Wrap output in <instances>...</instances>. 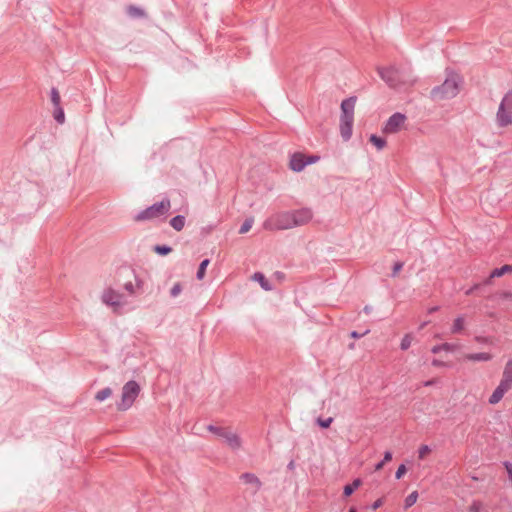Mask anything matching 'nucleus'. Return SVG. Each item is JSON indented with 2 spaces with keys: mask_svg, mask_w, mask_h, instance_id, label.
I'll return each mask as SVG.
<instances>
[{
  "mask_svg": "<svg viewBox=\"0 0 512 512\" xmlns=\"http://www.w3.org/2000/svg\"><path fill=\"white\" fill-rule=\"evenodd\" d=\"M403 262H396L393 266V269H392V274L391 276L392 277H396L397 274L401 271V269L403 268Z\"/></svg>",
  "mask_w": 512,
  "mask_h": 512,
  "instance_id": "nucleus-35",
  "label": "nucleus"
},
{
  "mask_svg": "<svg viewBox=\"0 0 512 512\" xmlns=\"http://www.w3.org/2000/svg\"><path fill=\"white\" fill-rule=\"evenodd\" d=\"M511 272L512 273V265H503L500 268H495L489 275L487 279L483 281V285H489L491 284V281L493 278L501 277L505 273Z\"/></svg>",
  "mask_w": 512,
  "mask_h": 512,
  "instance_id": "nucleus-14",
  "label": "nucleus"
},
{
  "mask_svg": "<svg viewBox=\"0 0 512 512\" xmlns=\"http://www.w3.org/2000/svg\"><path fill=\"white\" fill-rule=\"evenodd\" d=\"M378 73L381 79L391 88H396L404 82L399 70L393 66L378 68Z\"/></svg>",
  "mask_w": 512,
  "mask_h": 512,
  "instance_id": "nucleus-9",
  "label": "nucleus"
},
{
  "mask_svg": "<svg viewBox=\"0 0 512 512\" xmlns=\"http://www.w3.org/2000/svg\"><path fill=\"white\" fill-rule=\"evenodd\" d=\"M431 452V448L428 445H422L418 450L419 459H424L425 456Z\"/></svg>",
  "mask_w": 512,
  "mask_h": 512,
  "instance_id": "nucleus-34",
  "label": "nucleus"
},
{
  "mask_svg": "<svg viewBox=\"0 0 512 512\" xmlns=\"http://www.w3.org/2000/svg\"><path fill=\"white\" fill-rule=\"evenodd\" d=\"M432 365L434 367H446V366H449L447 363L441 361V360H438V359H433L432 360Z\"/></svg>",
  "mask_w": 512,
  "mask_h": 512,
  "instance_id": "nucleus-39",
  "label": "nucleus"
},
{
  "mask_svg": "<svg viewBox=\"0 0 512 512\" xmlns=\"http://www.w3.org/2000/svg\"><path fill=\"white\" fill-rule=\"evenodd\" d=\"M142 284L132 268L128 266L120 267L117 270L114 287H107L103 291L102 302L112 307L114 312H120L128 304V297L139 293Z\"/></svg>",
  "mask_w": 512,
  "mask_h": 512,
  "instance_id": "nucleus-1",
  "label": "nucleus"
},
{
  "mask_svg": "<svg viewBox=\"0 0 512 512\" xmlns=\"http://www.w3.org/2000/svg\"><path fill=\"white\" fill-rule=\"evenodd\" d=\"M366 333H368V330H367V331H365L363 334L358 333L357 331H352V332H351V337H352V338H360V337H362L363 335H365Z\"/></svg>",
  "mask_w": 512,
  "mask_h": 512,
  "instance_id": "nucleus-44",
  "label": "nucleus"
},
{
  "mask_svg": "<svg viewBox=\"0 0 512 512\" xmlns=\"http://www.w3.org/2000/svg\"><path fill=\"white\" fill-rule=\"evenodd\" d=\"M481 285H482V284H475V285H473L471 288H469V289L465 292V294H466V295H471V294H472V293H474L476 290H478V289L480 288V286H481Z\"/></svg>",
  "mask_w": 512,
  "mask_h": 512,
  "instance_id": "nucleus-40",
  "label": "nucleus"
},
{
  "mask_svg": "<svg viewBox=\"0 0 512 512\" xmlns=\"http://www.w3.org/2000/svg\"><path fill=\"white\" fill-rule=\"evenodd\" d=\"M139 393L140 386L136 381L130 380L127 383H125V385L122 388L121 401L117 404L118 410H128L133 405Z\"/></svg>",
  "mask_w": 512,
  "mask_h": 512,
  "instance_id": "nucleus-6",
  "label": "nucleus"
},
{
  "mask_svg": "<svg viewBox=\"0 0 512 512\" xmlns=\"http://www.w3.org/2000/svg\"><path fill=\"white\" fill-rule=\"evenodd\" d=\"M54 119L59 123V124H62L65 120V115H64V110L58 106V107H55V111H54Z\"/></svg>",
  "mask_w": 512,
  "mask_h": 512,
  "instance_id": "nucleus-29",
  "label": "nucleus"
},
{
  "mask_svg": "<svg viewBox=\"0 0 512 512\" xmlns=\"http://www.w3.org/2000/svg\"><path fill=\"white\" fill-rule=\"evenodd\" d=\"M209 259H204L201 261L199 267H198V270H197V273H196V277L197 279L201 280L204 278L205 276V272H206V268L207 266L209 265Z\"/></svg>",
  "mask_w": 512,
  "mask_h": 512,
  "instance_id": "nucleus-26",
  "label": "nucleus"
},
{
  "mask_svg": "<svg viewBox=\"0 0 512 512\" xmlns=\"http://www.w3.org/2000/svg\"><path fill=\"white\" fill-rule=\"evenodd\" d=\"M318 159L319 157L315 155L305 156V161L307 162V165L317 162Z\"/></svg>",
  "mask_w": 512,
  "mask_h": 512,
  "instance_id": "nucleus-38",
  "label": "nucleus"
},
{
  "mask_svg": "<svg viewBox=\"0 0 512 512\" xmlns=\"http://www.w3.org/2000/svg\"><path fill=\"white\" fill-rule=\"evenodd\" d=\"M384 464H385V462H384L383 460H382V461H380L379 463H377V464L375 465V470H376V471L381 470V469L383 468Z\"/></svg>",
  "mask_w": 512,
  "mask_h": 512,
  "instance_id": "nucleus-46",
  "label": "nucleus"
},
{
  "mask_svg": "<svg viewBox=\"0 0 512 512\" xmlns=\"http://www.w3.org/2000/svg\"><path fill=\"white\" fill-rule=\"evenodd\" d=\"M464 328V317L459 316L454 320L451 332L456 334L463 330Z\"/></svg>",
  "mask_w": 512,
  "mask_h": 512,
  "instance_id": "nucleus-25",
  "label": "nucleus"
},
{
  "mask_svg": "<svg viewBox=\"0 0 512 512\" xmlns=\"http://www.w3.org/2000/svg\"><path fill=\"white\" fill-rule=\"evenodd\" d=\"M185 216L183 215H176L170 220L171 227L176 231H181L185 226Z\"/></svg>",
  "mask_w": 512,
  "mask_h": 512,
  "instance_id": "nucleus-18",
  "label": "nucleus"
},
{
  "mask_svg": "<svg viewBox=\"0 0 512 512\" xmlns=\"http://www.w3.org/2000/svg\"><path fill=\"white\" fill-rule=\"evenodd\" d=\"M290 169L295 172L302 171L306 166L305 155L302 153H294L290 159Z\"/></svg>",
  "mask_w": 512,
  "mask_h": 512,
  "instance_id": "nucleus-13",
  "label": "nucleus"
},
{
  "mask_svg": "<svg viewBox=\"0 0 512 512\" xmlns=\"http://www.w3.org/2000/svg\"><path fill=\"white\" fill-rule=\"evenodd\" d=\"M313 213L309 208H301L292 211H284L269 217L263 223L265 230H288L294 227L303 226L310 222Z\"/></svg>",
  "mask_w": 512,
  "mask_h": 512,
  "instance_id": "nucleus-2",
  "label": "nucleus"
},
{
  "mask_svg": "<svg viewBox=\"0 0 512 512\" xmlns=\"http://www.w3.org/2000/svg\"><path fill=\"white\" fill-rule=\"evenodd\" d=\"M252 279L254 281H257L260 284L261 288L264 289L265 291H270L272 289L270 282L266 279L263 273L255 272L252 276Z\"/></svg>",
  "mask_w": 512,
  "mask_h": 512,
  "instance_id": "nucleus-17",
  "label": "nucleus"
},
{
  "mask_svg": "<svg viewBox=\"0 0 512 512\" xmlns=\"http://www.w3.org/2000/svg\"><path fill=\"white\" fill-rule=\"evenodd\" d=\"M405 119H406V117L404 114L399 113V112L394 113L387 120L385 127H384V132L391 133V134L398 132L400 127L404 124Z\"/></svg>",
  "mask_w": 512,
  "mask_h": 512,
  "instance_id": "nucleus-10",
  "label": "nucleus"
},
{
  "mask_svg": "<svg viewBox=\"0 0 512 512\" xmlns=\"http://www.w3.org/2000/svg\"><path fill=\"white\" fill-rule=\"evenodd\" d=\"M412 338L410 335H405L400 343V348L402 350H407L411 346Z\"/></svg>",
  "mask_w": 512,
  "mask_h": 512,
  "instance_id": "nucleus-33",
  "label": "nucleus"
},
{
  "mask_svg": "<svg viewBox=\"0 0 512 512\" xmlns=\"http://www.w3.org/2000/svg\"><path fill=\"white\" fill-rule=\"evenodd\" d=\"M112 395V389L109 387H106L100 391H98L95 395V399L99 402H102L109 398Z\"/></svg>",
  "mask_w": 512,
  "mask_h": 512,
  "instance_id": "nucleus-23",
  "label": "nucleus"
},
{
  "mask_svg": "<svg viewBox=\"0 0 512 512\" xmlns=\"http://www.w3.org/2000/svg\"><path fill=\"white\" fill-rule=\"evenodd\" d=\"M153 250L158 255L166 256L172 251V248L168 245H156Z\"/></svg>",
  "mask_w": 512,
  "mask_h": 512,
  "instance_id": "nucleus-27",
  "label": "nucleus"
},
{
  "mask_svg": "<svg viewBox=\"0 0 512 512\" xmlns=\"http://www.w3.org/2000/svg\"><path fill=\"white\" fill-rule=\"evenodd\" d=\"M51 101L54 107L60 106V94L56 88L51 89Z\"/></svg>",
  "mask_w": 512,
  "mask_h": 512,
  "instance_id": "nucleus-31",
  "label": "nucleus"
},
{
  "mask_svg": "<svg viewBox=\"0 0 512 512\" xmlns=\"http://www.w3.org/2000/svg\"><path fill=\"white\" fill-rule=\"evenodd\" d=\"M437 310H438V307H437V306L432 307V308H430V309H429V313H434V312H436Z\"/></svg>",
  "mask_w": 512,
  "mask_h": 512,
  "instance_id": "nucleus-48",
  "label": "nucleus"
},
{
  "mask_svg": "<svg viewBox=\"0 0 512 512\" xmlns=\"http://www.w3.org/2000/svg\"><path fill=\"white\" fill-rule=\"evenodd\" d=\"M497 122L501 127H506L512 124V91L505 94L499 105L497 111Z\"/></svg>",
  "mask_w": 512,
  "mask_h": 512,
  "instance_id": "nucleus-8",
  "label": "nucleus"
},
{
  "mask_svg": "<svg viewBox=\"0 0 512 512\" xmlns=\"http://www.w3.org/2000/svg\"><path fill=\"white\" fill-rule=\"evenodd\" d=\"M171 208V202L168 198L162 199L160 202L154 203L146 209L137 213L134 220L137 222L152 220L165 216Z\"/></svg>",
  "mask_w": 512,
  "mask_h": 512,
  "instance_id": "nucleus-5",
  "label": "nucleus"
},
{
  "mask_svg": "<svg viewBox=\"0 0 512 512\" xmlns=\"http://www.w3.org/2000/svg\"><path fill=\"white\" fill-rule=\"evenodd\" d=\"M333 422V418L332 417H328L326 419H323L322 417H318L316 419V423L321 427V428H328L330 427L331 423Z\"/></svg>",
  "mask_w": 512,
  "mask_h": 512,
  "instance_id": "nucleus-30",
  "label": "nucleus"
},
{
  "mask_svg": "<svg viewBox=\"0 0 512 512\" xmlns=\"http://www.w3.org/2000/svg\"><path fill=\"white\" fill-rule=\"evenodd\" d=\"M471 512H479V506L476 503H473V505L470 507Z\"/></svg>",
  "mask_w": 512,
  "mask_h": 512,
  "instance_id": "nucleus-47",
  "label": "nucleus"
},
{
  "mask_svg": "<svg viewBox=\"0 0 512 512\" xmlns=\"http://www.w3.org/2000/svg\"><path fill=\"white\" fill-rule=\"evenodd\" d=\"M356 101L355 96H350L341 102L340 133L344 141H348L352 136Z\"/></svg>",
  "mask_w": 512,
  "mask_h": 512,
  "instance_id": "nucleus-4",
  "label": "nucleus"
},
{
  "mask_svg": "<svg viewBox=\"0 0 512 512\" xmlns=\"http://www.w3.org/2000/svg\"><path fill=\"white\" fill-rule=\"evenodd\" d=\"M461 83L462 78L457 73L448 72L444 82L431 90L430 98L436 102L452 99L459 93Z\"/></svg>",
  "mask_w": 512,
  "mask_h": 512,
  "instance_id": "nucleus-3",
  "label": "nucleus"
},
{
  "mask_svg": "<svg viewBox=\"0 0 512 512\" xmlns=\"http://www.w3.org/2000/svg\"><path fill=\"white\" fill-rule=\"evenodd\" d=\"M418 499V492L417 491H413L411 492L406 498H405V501H404V508L405 509H408L410 508L411 506H413L416 501Z\"/></svg>",
  "mask_w": 512,
  "mask_h": 512,
  "instance_id": "nucleus-24",
  "label": "nucleus"
},
{
  "mask_svg": "<svg viewBox=\"0 0 512 512\" xmlns=\"http://www.w3.org/2000/svg\"><path fill=\"white\" fill-rule=\"evenodd\" d=\"M492 356L489 353L486 352H480V353H472L466 355V359L470 361H489L491 360Z\"/></svg>",
  "mask_w": 512,
  "mask_h": 512,
  "instance_id": "nucleus-19",
  "label": "nucleus"
},
{
  "mask_svg": "<svg viewBox=\"0 0 512 512\" xmlns=\"http://www.w3.org/2000/svg\"><path fill=\"white\" fill-rule=\"evenodd\" d=\"M288 468L289 469H293L294 468V462L291 461L289 464H288Z\"/></svg>",
  "mask_w": 512,
  "mask_h": 512,
  "instance_id": "nucleus-49",
  "label": "nucleus"
},
{
  "mask_svg": "<svg viewBox=\"0 0 512 512\" xmlns=\"http://www.w3.org/2000/svg\"><path fill=\"white\" fill-rule=\"evenodd\" d=\"M438 382H439L438 379H430V380L425 381L423 384H424V386L429 387V386L435 385Z\"/></svg>",
  "mask_w": 512,
  "mask_h": 512,
  "instance_id": "nucleus-42",
  "label": "nucleus"
},
{
  "mask_svg": "<svg viewBox=\"0 0 512 512\" xmlns=\"http://www.w3.org/2000/svg\"><path fill=\"white\" fill-rule=\"evenodd\" d=\"M406 471H407L406 466H405L404 464H401V465L398 467V469H397V471H396V473H395V477H396V479H400V478H402V476L406 473Z\"/></svg>",
  "mask_w": 512,
  "mask_h": 512,
  "instance_id": "nucleus-36",
  "label": "nucleus"
},
{
  "mask_svg": "<svg viewBox=\"0 0 512 512\" xmlns=\"http://www.w3.org/2000/svg\"><path fill=\"white\" fill-rule=\"evenodd\" d=\"M458 348H459L458 344L443 343V344H439V345L433 346L432 349H431V352L433 354L440 353L441 351L454 352Z\"/></svg>",
  "mask_w": 512,
  "mask_h": 512,
  "instance_id": "nucleus-16",
  "label": "nucleus"
},
{
  "mask_svg": "<svg viewBox=\"0 0 512 512\" xmlns=\"http://www.w3.org/2000/svg\"><path fill=\"white\" fill-rule=\"evenodd\" d=\"M181 292H182V285H181V283L177 282L171 288L170 296L175 298V297L179 296Z\"/></svg>",
  "mask_w": 512,
  "mask_h": 512,
  "instance_id": "nucleus-32",
  "label": "nucleus"
},
{
  "mask_svg": "<svg viewBox=\"0 0 512 512\" xmlns=\"http://www.w3.org/2000/svg\"><path fill=\"white\" fill-rule=\"evenodd\" d=\"M240 479L247 485L251 486V494L255 495L262 487V482L260 479L253 473H243L240 476Z\"/></svg>",
  "mask_w": 512,
  "mask_h": 512,
  "instance_id": "nucleus-11",
  "label": "nucleus"
},
{
  "mask_svg": "<svg viewBox=\"0 0 512 512\" xmlns=\"http://www.w3.org/2000/svg\"><path fill=\"white\" fill-rule=\"evenodd\" d=\"M500 382L512 387V358L507 361Z\"/></svg>",
  "mask_w": 512,
  "mask_h": 512,
  "instance_id": "nucleus-15",
  "label": "nucleus"
},
{
  "mask_svg": "<svg viewBox=\"0 0 512 512\" xmlns=\"http://www.w3.org/2000/svg\"><path fill=\"white\" fill-rule=\"evenodd\" d=\"M370 142L377 147L378 150L383 149L386 146V140L382 137H379L375 134L370 136Z\"/></svg>",
  "mask_w": 512,
  "mask_h": 512,
  "instance_id": "nucleus-22",
  "label": "nucleus"
},
{
  "mask_svg": "<svg viewBox=\"0 0 512 512\" xmlns=\"http://www.w3.org/2000/svg\"><path fill=\"white\" fill-rule=\"evenodd\" d=\"M127 14L132 18H141L145 16L144 10L134 5L127 7Z\"/></svg>",
  "mask_w": 512,
  "mask_h": 512,
  "instance_id": "nucleus-21",
  "label": "nucleus"
},
{
  "mask_svg": "<svg viewBox=\"0 0 512 512\" xmlns=\"http://www.w3.org/2000/svg\"><path fill=\"white\" fill-rule=\"evenodd\" d=\"M362 481L357 478L353 480L352 483L347 484L344 486L343 494L344 496L348 497L353 494V492L361 485Z\"/></svg>",
  "mask_w": 512,
  "mask_h": 512,
  "instance_id": "nucleus-20",
  "label": "nucleus"
},
{
  "mask_svg": "<svg viewBox=\"0 0 512 512\" xmlns=\"http://www.w3.org/2000/svg\"><path fill=\"white\" fill-rule=\"evenodd\" d=\"M253 222H254L253 218H247V219L242 223V225H241V227H240V229H239V233H240V234H245V233H247V232L251 229V227H252V225H253Z\"/></svg>",
  "mask_w": 512,
  "mask_h": 512,
  "instance_id": "nucleus-28",
  "label": "nucleus"
},
{
  "mask_svg": "<svg viewBox=\"0 0 512 512\" xmlns=\"http://www.w3.org/2000/svg\"><path fill=\"white\" fill-rule=\"evenodd\" d=\"M373 308L369 305H366L364 308H363V312L365 314H370L372 312Z\"/></svg>",
  "mask_w": 512,
  "mask_h": 512,
  "instance_id": "nucleus-45",
  "label": "nucleus"
},
{
  "mask_svg": "<svg viewBox=\"0 0 512 512\" xmlns=\"http://www.w3.org/2000/svg\"><path fill=\"white\" fill-rule=\"evenodd\" d=\"M391 459H392V453L390 451H386L384 453L383 461L386 463V462H389Z\"/></svg>",
  "mask_w": 512,
  "mask_h": 512,
  "instance_id": "nucleus-43",
  "label": "nucleus"
},
{
  "mask_svg": "<svg viewBox=\"0 0 512 512\" xmlns=\"http://www.w3.org/2000/svg\"><path fill=\"white\" fill-rule=\"evenodd\" d=\"M207 429L215 435L221 437L232 450H239L241 448L242 440L240 436L231 430L212 424L208 425Z\"/></svg>",
  "mask_w": 512,
  "mask_h": 512,
  "instance_id": "nucleus-7",
  "label": "nucleus"
},
{
  "mask_svg": "<svg viewBox=\"0 0 512 512\" xmlns=\"http://www.w3.org/2000/svg\"><path fill=\"white\" fill-rule=\"evenodd\" d=\"M383 505V500L382 499H377L373 504H372V509L373 510H376L378 509L379 507H381Z\"/></svg>",
  "mask_w": 512,
  "mask_h": 512,
  "instance_id": "nucleus-41",
  "label": "nucleus"
},
{
  "mask_svg": "<svg viewBox=\"0 0 512 512\" xmlns=\"http://www.w3.org/2000/svg\"><path fill=\"white\" fill-rule=\"evenodd\" d=\"M511 387L505 383L500 382L496 387L492 395L489 397V404L495 405L501 401L506 392H508Z\"/></svg>",
  "mask_w": 512,
  "mask_h": 512,
  "instance_id": "nucleus-12",
  "label": "nucleus"
},
{
  "mask_svg": "<svg viewBox=\"0 0 512 512\" xmlns=\"http://www.w3.org/2000/svg\"><path fill=\"white\" fill-rule=\"evenodd\" d=\"M503 465L507 471L508 479L511 480L512 479V462L505 461V462H503Z\"/></svg>",
  "mask_w": 512,
  "mask_h": 512,
  "instance_id": "nucleus-37",
  "label": "nucleus"
}]
</instances>
